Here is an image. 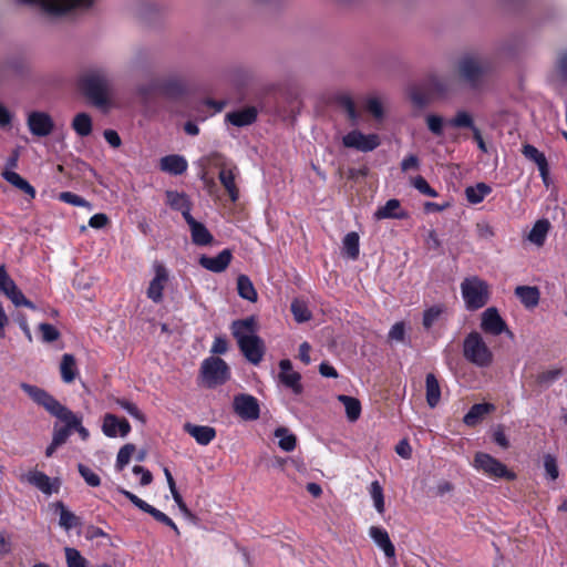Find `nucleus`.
Masks as SVG:
<instances>
[{"label": "nucleus", "mask_w": 567, "mask_h": 567, "mask_svg": "<svg viewBox=\"0 0 567 567\" xmlns=\"http://www.w3.org/2000/svg\"><path fill=\"white\" fill-rule=\"evenodd\" d=\"M27 125L31 134L37 137L49 136L54 130V122L51 115L41 111L29 113Z\"/></svg>", "instance_id": "13"}, {"label": "nucleus", "mask_w": 567, "mask_h": 567, "mask_svg": "<svg viewBox=\"0 0 567 567\" xmlns=\"http://www.w3.org/2000/svg\"><path fill=\"white\" fill-rule=\"evenodd\" d=\"M454 89V79L444 75H433L429 79V91L439 96L449 94Z\"/></svg>", "instance_id": "25"}, {"label": "nucleus", "mask_w": 567, "mask_h": 567, "mask_svg": "<svg viewBox=\"0 0 567 567\" xmlns=\"http://www.w3.org/2000/svg\"><path fill=\"white\" fill-rule=\"evenodd\" d=\"M19 480L22 483H28L38 489H40L43 494L51 495L52 493H58L61 482L59 478H51L45 473L32 470L28 473H22L19 475Z\"/></svg>", "instance_id": "10"}, {"label": "nucleus", "mask_w": 567, "mask_h": 567, "mask_svg": "<svg viewBox=\"0 0 567 567\" xmlns=\"http://www.w3.org/2000/svg\"><path fill=\"white\" fill-rule=\"evenodd\" d=\"M71 433H72V429L66 423L62 427H58L55 425L54 431H53V437H52L54 445H60V446L63 445L66 442V440L69 439V436L71 435Z\"/></svg>", "instance_id": "61"}, {"label": "nucleus", "mask_w": 567, "mask_h": 567, "mask_svg": "<svg viewBox=\"0 0 567 567\" xmlns=\"http://www.w3.org/2000/svg\"><path fill=\"white\" fill-rule=\"evenodd\" d=\"M58 419L71 426L72 431H76L82 440H86L89 437V431L82 426L81 419L68 408L62 411Z\"/></svg>", "instance_id": "35"}, {"label": "nucleus", "mask_w": 567, "mask_h": 567, "mask_svg": "<svg viewBox=\"0 0 567 567\" xmlns=\"http://www.w3.org/2000/svg\"><path fill=\"white\" fill-rule=\"evenodd\" d=\"M60 373L63 382L72 383L76 378V362L73 354L65 353L62 355L60 363Z\"/></svg>", "instance_id": "32"}, {"label": "nucleus", "mask_w": 567, "mask_h": 567, "mask_svg": "<svg viewBox=\"0 0 567 567\" xmlns=\"http://www.w3.org/2000/svg\"><path fill=\"white\" fill-rule=\"evenodd\" d=\"M275 436L279 439L278 445L281 450L286 452H290L295 450L297 437L296 435L289 433V430L286 427H278L275 431Z\"/></svg>", "instance_id": "43"}, {"label": "nucleus", "mask_w": 567, "mask_h": 567, "mask_svg": "<svg viewBox=\"0 0 567 567\" xmlns=\"http://www.w3.org/2000/svg\"><path fill=\"white\" fill-rule=\"evenodd\" d=\"M444 311V308L442 306H433L429 309H426L423 313V327L425 329H430L435 321L440 318L442 312Z\"/></svg>", "instance_id": "55"}, {"label": "nucleus", "mask_w": 567, "mask_h": 567, "mask_svg": "<svg viewBox=\"0 0 567 567\" xmlns=\"http://www.w3.org/2000/svg\"><path fill=\"white\" fill-rule=\"evenodd\" d=\"M78 470H79L80 475L83 477V480L85 481V483L89 486L97 487L101 485L100 476L95 472H93L90 467L80 463L78 465Z\"/></svg>", "instance_id": "54"}, {"label": "nucleus", "mask_w": 567, "mask_h": 567, "mask_svg": "<svg viewBox=\"0 0 567 567\" xmlns=\"http://www.w3.org/2000/svg\"><path fill=\"white\" fill-rule=\"evenodd\" d=\"M80 89L94 106L102 109L110 103L113 78L106 69L94 66L81 75Z\"/></svg>", "instance_id": "1"}, {"label": "nucleus", "mask_w": 567, "mask_h": 567, "mask_svg": "<svg viewBox=\"0 0 567 567\" xmlns=\"http://www.w3.org/2000/svg\"><path fill=\"white\" fill-rule=\"evenodd\" d=\"M522 153L527 159L534 162L537 165L544 184L548 186L549 166L545 154L539 152L535 146L530 144H525L523 146Z\"/></svg>", "instance_id": "20"}, {"label": "nucleus", "mask_w": 567, "mask_h": 567, "mask_svg": "<svg viewBox=\"0 0 567 567\" xmlns=\"http://www.w3.org/2000/svg\"><path fill=\"white\" fill-rule=\"evenodd\" d=\"M155 277L151 280L147 288V297L155 303H159L163 300V290L168 281V271L165 266L161 262H154L153 265Z\"/></svg>", "instance_id": "15"}, {"label": "nucleus", "mask_w": 567, "mask_h": 567, "mask_svg": "<svg viewBox=\"0 0 567 567\" xmlns=\"http://www.w3.org/2000/svg\"><path fill=\"white\" fill-rule=\"evenodd\" d=\"M495 406L491 403H476L464 415V423L468 426H475L486 414L494 411Z\"/></svg>", "instance_id": "26"}, {"label": "nucleus", "mask_w": 567, "mask_h": 567, "mask_svg": "<svg viewBox=\"0 0 567 567\" xmlns=\"http://www.w3.org/2000/svg\"><path fill=\"white\" fill-rule=\"evenodd\" d=\"M166 198H167V204L175 210H181L187 204H189V200L185 194L177 193L174 190H167Z\"/></svg>", "instance_id": "50"}, {"label": "nucleus", "mask_w": 567, "mask_h": 567, "mask_svg": "<svg viewBox=\"0 0 567 567\" xmlns=\"http://www.w3.org/2000/svg\"><path fill=\"white\" fill-rule=\"evenodd\" d=\"M374 217L377 219H384V218L402 219V218L406 217V214L404 212L400 210V200L392 198V199H389L384 206L380 207L374 213Z\"/></svg>", "instance_id": "28"}, {"label": "nucleus", "mask_w": 567, "mask_h": 567, "mask_svg": "<svg viewBox=\"0 0 567 567\" xmlns=\"http://www.w3.org/2000/svg\"><path fill=\"white\" fill-rule=\"evenodd\" d=\"M219 181L227 190L231 202H236L239 196L238 188L235 184V173L233 169L223 167L219 172Z\"/></svg>", "instance_id": "37"}, {"label": "nucleus", "mask_w": 567, "mask_h": 567, "mask_svg": "<svg viewBox=\"0 0 567 567\" xmlns=\"http://www.w3.org/2000/svg\"><path fill=\"white\" fill-rule=\"evenodd\" d=\"M474 466L491 477L505 478L508 481H513L516 477L506 465L486 453L478 452L475 454Z\"/></svg>", "instance_id": "8"}, {"label": "nucleus", "mask_w": 567, "mask_h": 567, "mask_svg": "<svg viewBox=\"0 0 567 567\" xmlns=\"http://www.w3.org/2000/svg\"><path fill=\"white\" fill-rule=\"evenodd\" d=\"M371 497L374 503V507L378 511V513L383 514L384 513V496H383V489L378 481H374L371 483Z\"/></svg>", "instance_id": "52"}, {"label": "nucleus", "mask_w": 567, "mask_h": 567, "mask_svg": "<svg viewBox=\"0 0 567 567\" xmlns=\"http://www.w3.org/2000/svg\"><path fill=\"white\" fill-rule=\"evenodd\" d=\"M515 295L526 308H534L539 302V290L537 287L518 286L515 289Z\"/></svg>", "instance_id": "29"}, {"label": "nucleus", "mask_w": 567, "mask_h": 567, "mask_svg": "<svg viewBox=\"0 0 567 567\" xmlns=\"http://www.w3.org/2000/svg\"><path fill=\"white\" fill-rule=\"evenodd\" d=\"M280 373L279 380L280 382L292 390L295 394H301L303 391V386L301 384V375L300 373L292 370V363L288 359H284L279 362Z\"/></svg>", "instance_id": "17"}, {"label": "nucleus", "mask_w": 567, "mask_h": 567, "mask_svg": "<svg viewBox=\"0 0 567 567\" xmlns=\"http://www.w3.org/2000/svg\"><path fill=\"white\" fill-rule=\"evenodd\" d=\"M237 291L238 295L250 302H256L258 299V293L249 279L246 275H239L237 278Z\"/></svg>", "instance_id": "36"}, {"label": "nucleus", "mask_w": 567, "mask_h": 567, "mask_svg": "<svg viewBox=\"0 0 567 567\" xmlns=\"http://www.w3.org/2000/svg\"><path fill=\"white\" fill-rule=\"evenodd\" d=\"M192 234V240L195 245L206 246L209 245L214 237L208 231L206 226L199 221H196L194 225L189 227Z\"/></svg>", "instance_id": "39"}, {"label": "nucleus", "mask_w": 567, "mask_h": 567, "mask_svg": "<svg viewBox=\"0 0 567 567\" xmlns=\"http://www.w3.org/2000/svg\"><path fill=\"white\" fill-rule=\"evenodd\" d=\"M492 192V188L485 183H477L475 186H468L465 189L466 199L471 204L481 203L485 196Z\"/></svg>", "instance_id": "41"}, {"label": "nucleus", "mask_w": 567, "mask_h": 567, "mask_svg": "<svg viewBox=\"0 0 567 567\" xmlns=\"http://www.w3.org/2000/svg\"><path fill=\"white\" fill-rule=\"evenodd\" d=\"M43 342H53L60 338V331L50 323L43 322L39 324Z\"/></svg>", "instance_id": "57"}, {"label": "nucleus", "mask_w": 567, "mask_h": 567, "mask_svg": "<svg viewBox=\"0 0 567 567\" xmlns=\"http://www.w3.org/2000/svg\"><path fill=\"white\" fill-rule=\"evenodd\" d=\"M233 259V254L229 249H224L215 257H209L206 255H202L198 262L199 265L212 271V272H223L229 266Z\"/></svg>", "instance_id": "19"}, {"label": "nucleus", "mask_w": 567, "mask_h": 567, "mask_svg": "<svg viewBox=\"0 0 567 567\" xmlns=\"http://www.w3.org/2000/svg\"><path fill=\"white\" fill-rule=\"evenodd\" d=\"M162 76L153 78L145 83L137 86V94L144 100L148 101L155 95H161L162 92Z\"/></svg>", "instance_id": "34"}, {"label": "nucleus", "mask_w": 567, "mask_h": 567, "mask_svg": "<svg viewBox=\"0 0 567 567\" xmlns=\"http://www.w3.org/2000/svg\"><path fill=\"white\" fill-rule=\"evenodd\" d=\"M54 507L59 511L60 519L59 525L65 530H70L80 525V518L70 512L63 502L59 501L54 503Z\"/></svg>", "instance_id": "31"}, {"label": "nucleus", "mask_w": 567, "mask_h": 567, "mask_svg": "<svg viewBox=\"0 0 567 567\" xmlns=\"http://www.w3.org/2000/svg\"><path fill=\"white\" fill-rule=\"evenodd\" d=\"M71 125L81 137L89 136L92 133V118L87 113L82 112L76 114Z\"/></svg>", "instance_id": "40"}, {"label": "nucleus", "mask_w": 567, "mask_h": 567, "mask_svg": "<svg viewBox=\"0 0 567 567\" xmlns=\"http://www.w3.org/2000/svg\"><path fill=\"white\" fill-rule=\"evenodd\" d=\"M463 357L478 368H487L493 363L494 354L477 331L470 332L463 341Z\"/></svg>", "instance_id": "4"}, {"label": "nucleus", "mask_w": 567, "mask_h": 567, "mask_svg": "<svg viewBox=\"0 0 567 567\" xmlns=\"http://www.w3.org/2000/svg\"><path fill=\"white\" fill-rule=\"evenodd\" d=\"M8 299H10V301L16 306V307H27V308H30L32 310L35 309V306L32 301H30L28 298H25V296L23 295V292L19 289L18 286H16L13 288V290H11L9 292V295L6 296Z\"/></svg>", "instance_id": "48"}, {"label": "nucleus", "mask_w": 567, "mask_h": 567, "mask_svg": "<svg viewBox=\"0 0 567 567\" xmlns=\"http://www.w3.org/2000/svg\"><path fill=\"white\" fill-rule=\"evenodd\" d=\"M257 109L255 106H247L234 112H229L226 114V122L233 124L237 127L248 126L256 122L257 120Z\"/></svg>", "instance_id": "22"}, {"label": "nucleus", "mask_w": 567, "mask_h": 567, "mask_svg": "<svg viewBox=\"0 0 567 567\" xmlns=\"http://www.w3.org/2000/svg\"><path fill=\"white\" fill-rule=\"evenodd\" d=\"M488 71V61L476 55H465L456 64L457 76L472 89H476L483 83Z\"/></svg>", "instance_id": "3"}, {"label": "nucleus", "mask_w": 567, "mask_h": 567, "mask_svg": "<svg viewBox=\"0 0 567 567\" xmlns=\"http://www.w3.org/2000/svg\"><path fill=\"white\" fill-rule=\"evenodd\" d=\"M411 183L414 188H416L421 194L430 196V197H437V192L432 188L426 179L423 176H416L411 179Z\"/></svg>", "instance_id": "56"}, {"label": "nucleus", "mask_w": 567, "mask_h": 567, "mask_svg": "<svg viewBox=\"0 0 567 567\" xmlns=\"http://www.w3.org/2000/svg\"><path fill=\"white\" fill-rule=\"evenodd\" d=\"M118 493L124 495L132 504H134L137 508L141 511L150 514L154 519L157 522L164 524L169 522V517L164 514L163 512L158 511L157 508L153 507L152 505L147 504L145 501L137 497L135 494L131 493L130 491H126L122 487L117 488Z\"/></svg>", "instance_id": "21"}, {"label": "nucleus", "mask_w": 567, "mask_h": 567, "mask_svg": "<svg viewBox=\"0 0 567 567\" xmlns=\"http://www.w3.org/2000/svg\"><path fill=\"white\" fill-rule=\"evenodd\" d=\"M28 3L39 4L41 9L54 17L65 16L76 10H84L92 6L93 0H24Z\"/></svg>", "instance_id": "7"}, {"label": "nucleus", "mask_w": 567, "mask_h": 567, "mask_svg": "<svg viewBox=\"0 0 567 567\" xmlns=\"http://www.w3.org/2000/svg\"><path fill=\"white\" fill-rule=\"evenodd\" d=\"M549 228L550 223L547 219L537 220L528 234V240L538 247L543 246Z\"/></svg>", "instance_id": "33"}, {"label": "nucleus", "mask_w": 567, "mask_h": 567, "mask_svg": "<svg viewBox=\"0 0 567 567\" xmlns=\"http://www.w3.org/2000/svg\"><path fill=\"white\" fill-rule=\"evenodd\" d=\"M1 175L12 186L22 190L23 193L29 195L31 198H34V196H35L34 187L27 179L21 177L18 173H16L13 171L6 169L2 172Z\"/></svg>", "instance_id": "30"}, {"label": "nucleus", "mask_w": 567, "mask_h": 567, "mask_svg": "<svg viewBox=\"0 0 567 567\" xmlns=\"http://www.w3.org/2000/svg\"><path fill=\"white\" fill-rule=\"evenodd\" d=\"M118 417L114 414H105L103 420V433L109 437H115L118 431Z\"/></svg>", "instance_id": "53"}, {"label": "nucleus", "mask_w": 567, "mask_h": 567, "mask_svg": "<svg viewBox=\"0 0 567 567\" xmlns=\"http://www.w3.org/2000/svg\"><path fill=\"white\" fill-rule=\"evenodd\" d=\"M340 107L346 112L352 125H357L360 121V113L355 109V104L348 95H342L338 99Z\"/></svg>", "instance_id": "44"}, {"label": "nucleus", "mask_w": 567, "mask_h": 567, "mask_svg": "<svg viewBox=\"0 0 567 567\" xmlns=\"http://www.w3.org/2000/svg\"><path fill=\"white\" fill-rule=\"evenodd\" d=\"M481 329L492 336H499L502 333H507L509 337L513 336L505 320L499 316L495 307H489L482 312Z\"/></svg>", "instance_id": "12"}, {"label": "nucleus", "mask_w": 567, "mask_h": 567, "mask_svg": "<svg viewBox=\"0 0 567 567\" xmlns=\"http://www.w3.org/2000/svg\"><path fill=\"white\" fill-rule=\"evenodd\" d=\"M114 402L136 420L141 421L142 423L146 422L145 415L138 410L135 403L120 398L115 399Z\"/></svg>", "instance_id": "51"}, {"label": "nucleus", "mask_w": 567, "mask_h": 567, "mask_svg": "<svg viewBox=\"0 0 567 567\" xmlns=\"http://www.w3.org/2000/svg\"><path fill=\"white\" fill-rule=\"evenodd\" d=\"M184 431L200 445L209 444L216 436V430L208 425L184 424Z\"/></svg>", "instance_id": "23"}, {"label": "nucleus", "mask_w": 567, "mask_h": 567, "mask_svg": "<svg viewBox=\"0 0 567 567\" xmlns=\"http://www.w3.org/2000/svg\"><path fill=\"white\" fill-rule=\"evenodd\" d=\"M343 248L351 259H357L359 256V235L351 231L343 238Z\"/></svg>", "instance_id": "45"}, {"label": "nucleus", "mask_w": 567, "mask_h": 567, "mask_svg": "<svg viewBox=\"0 0 567 567\" xmlns=\"http://www.w3.org/2000/svg\"><path fill=\"white\" fill-rule=\"evenodd\" d=\"M135 450L136 447L132 443H127L120 449L115 464L117 471H122L130 463V460Z\"/></svg>", "instance_id": "46"}, {"label": "nucleus", "mask_w": 567, "mask_h": 567, "mask_svg": "<svg viewBox=\"0 0 567 567\" xmlns=\"http://www.w3.org/2000/svg\"><path fill=\"white\" fill-rule=\"evenodd\" d=\"M60 199L64 203L73 205V206H85L89 209H92V206L89 202H86L83 197H81L76 194H73L71 192L61 193Z\"/></svg>", "instance_id": "60"}, {"label": "nucleus", "mask_w": 567, "mask_h": 567, "mask_svg": "<svg viewBox=\"0 0 567 567\" xmlns=\"http://www.w3.org/2000/svg\"><path fill=\"white\" fill-rule=\"evenodd\" d=\"M544 467L550 480L555 481L558 477V466L556 458L553 455L547 454L544 456Z\"/></svg>", "instance_id": "62"}, {"label": "nucleus", "mask_w": 567, "mask_h": 567, "mask_svg": "<svg viewBox=\"0 0 567 567\" xmlns=\"http://www.w3.org/2000/svg\"><path fill=\"white\" fill-rule=\"evenodd\" d=\"M234 411L243 420H257L260 414L258 400L250 394H237L234 398Z\"/></svg>", "instance_id": "14"}, {"label": "nucleus", "mask_w": 567, "mask_h": 567, "mask_svg": "<svg viewBox=\"0 0 567 567\" xmlns=\"http://www.w3.org/2000/svg\"><path fill=\"white\" fill-rule=\"evenodd\" d=\"M369 535L375 545L383 550L385 557L390 560V567L395 566V547L391 542L388 532L381 527L372 526L369 529Z\"/></svg>", "instance_id": "16"}, {"label": "nucleus", "mask_w": 567, "mask_h": 567, "mask_svg": "<svg viewBox=\"0 0 567 567\" xmlns=\"http://www.w3.org/2000/svg\"><path fill=\"white\" fill-rule=\"evenodd\" d=\"M425 398L431 409L435 408L441 400V388L433 373L426 374L425 378Z\"/></svg>", "instance_id": "27"}, {"label": "nucleus", "mask_w": 567, "mask_h": 567, "mask_svg": "<svg viewBox=\"0 0 567 567\" xmlns=\"http://www.w3.org/2000/svg\"><path fill=\"white\" fill-rule=\"evenodd\" d=\"M563 371L561 369H551L547 371L539 372L535 377V384L539 389H547L549 388L556 380H558L561 375Z\"/></svg>", "instance_id": "42"}, {"label": "nucleus", "mask_w": 567, "mask_h": 567, "mask_svg": "<svg viewBox=\"0 0 567 567\" xmlns=\"http://www.w3.org/2000/svg\"><path fill=\"white\" fill-rule=\"evenodd\" d=\"M338 400L344 405L346 414L350 422L357 421L361 415V403L358 399L346 394L338 395Z\"/></svg>", "instance_id": "38"}, {"label": "nucleus", "mask_w": 567, "mask_h": 567, "mask_svg": "<svg viewBox=\"0 0 567 567\" xmlns=\"http://www.w3.org/2000/svg\"><path fill=\"white\" fill-rule=\"evenodd\" d=\"M229 377V368L219 357H209L200 365L199 379L202 384L208 389L226 383Z\"/></svg>", "instance_id": "6"}, {"label": "nucleus", "mask_w": 567, "mask_h": 567, "mask_svg": "<svg viewBox=\"0 0 567 567\" xmlns=\"http://www.w3.org/2000/svg\"><path fill=\"white\" fill-rule=\"evenodd\" d=\"M291 312L298 322H306L310 320L311 313L305 302L296 299L291 302Z\"/></svg>", "instance_id": "49"}, {"label": "nucleus", "mask_w": 567, "mask_h": 567, "mask_svg": "<svg viewBox=\"0 0 567 567\" xmlns=\"http://www.w3.org/2000/svg\"><path fill=\"white\" fill-rule=\"evenodd\" d=\"M342 143L348 148H354L360 152H371L380 145V137L377 134H363L353 130L343 136Z\"/></svg>", "instance_id": "11"}, {"label": "nucleus", "mask_w": 567, "mask_h": 567, "mask_svg": "<svg viewBox=\"0 0 567 567\" xmlns=\"http://www.w3.org/2000/svg\"><path fill=\"white\" fill-rule=\"evenodd\" d=\"M257 330L258 324L254 316L235 320L231 323V332L237 340L240 351L252 364H258L265 354V343L256 334Z\"/></svg>", "instance_id": "2"}, {"label": "nucleus", "mask_w": 567, "mask_h": 567, "mask_svg": "<svg viewBox=\"0 0 567 567\" xmlns=\"http://www.w3.org/2000/svg\"><path fill=\"white\" fill-rule=\"evenodd\" d=\"M17 286L14 280L9 276L4 265L0 266V291L7 296Z\"/></svg>", "instance_id": "59"}, {"label": "nucleus", "mask_w": 567, "mask_h": 567, "mask_svg": "<svg viewBox=\"0 0 567 567\" xmlns=\"http://www.w3.org/2000/svg\"><path fill=\"white\" fill-rule=\"evenodd\" d=\"M64 551L68 567H87V560L78 549L65 547Z\"/></svg>", "instance_id": "47"}, {"label": "nucleus", "mask_w": 567, "mask_h": 567, "mask_svg": "<svg viewBox=\"0 0 567 567\" xmlns=\"http://www.w3.org/2000/svg\"><path fill=\"white\" fill-rule=\"evenodd\" d=\"M451 124H452V126L458 127V128L467 127V128H471L472 131H474V128H476V126L473 123L472 116L465 111L457 112L455 117L451 121Z\"/></svg>", "instance_id": "58"}, {"label": "nucleus", "mask_w": 567, "mask_h": 567, "mask_svg": "<svg viewBox=\"0 0 567 567\" xmlns=\"http://www.w3.org/2000/svg\"><path fill=\"white\" fill-rule=\"evenodd\" d=\"M426 124L429 130L435 134L441 135L443 133V120L439 115H429L426 117Z\"/></svg>", "instance_id": "64"}, {"label": "nucleus", "mask_w": 567, "mask_h": 567, "mask_svg": "<svg viewBox=\"0 0 567 567\" xmlns=\"http://www.w3.org/2000/svg\"><path fill=\"white\" fill-rule=\"evenodd\" d=\"M20 388L39 405L43 406L50 414L58 417L66 406L62 405L45 390L22 382Z\"/></svg>", "instance_id": "9"}, {"label": "nucleus", "mask_w": 567, "mask_h": 567, "mask_svg": "<svg viewBox=\"0 0 567 567\" xmlns=\"http://www.w3.org/2000/svg\"><path fill=\"white\" fill-rule=\"evenodd\" d=\"M461 291L467 310L483 308L489 300V287L486 281L473 276L461 284Z\"/></svg>", "instance_id": "5"}, {"label": "nucleus", "mask_w": 567, "mask_h": 567, "mask_svg": "<svg viewBox=\"0 0 567 567\" xmlns=\"http://www.w3.org/2000/svg\"><path fill=\"white\" fill-rule=\"evenodd\" d=\"M161 96L176 101L186 93L185 81L177 75L162 76Z\"/></svg>", "instance_id": "18"}, {"label": "nucleus", "mask_w": 567, "mask_h": 567, "mask_svg": "<svg viewBox=\"0 0 567 567\" xmlns=\"http://www.w3.org/2000/svg\"><path fill=\"white\" fill-rule=\"evenodd\" d=\"M556 73L561 81L567 80V51H563L558 54L556 62Z\"/></svg>", "instance_id": "63"}, {"label": "nucleus", "mask_w": 567, "mask_h": 567, "mask_svg": "<svg viewBox=\"0 0 567 567\" xmlns=\"http://www.w3.org/2000/svg\"><path fill=\"white\" fill-rule=\"evenodd\" d=\"M187 166V161L182 155H166L159 159V169L175 176L185 173Z\"/></svg>", "instance_id": "24"}]
</instances>
